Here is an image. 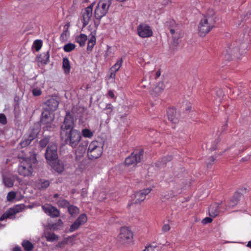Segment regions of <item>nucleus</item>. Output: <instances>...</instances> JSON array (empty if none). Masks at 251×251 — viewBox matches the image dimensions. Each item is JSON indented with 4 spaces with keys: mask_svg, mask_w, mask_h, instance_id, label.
Segmentation results:
<instances>
[{
    "mask_svg": "<svg viewBox=\"0 0 251 251\" xmlns=\"http://www.w3.org/2000/svg\"><path fill=\"white\" fill-rule=\"evenodd\" d=\"M215 13L213 9L209 8L203 15L199 25V34L201 36H204L213 27L216 23Z\"/></svg>",
    "mask_w": 251,
    "mask_h": 251,
    "instance_id": "1",
    "label": "nucleus"
},
{
    "mask_svg": "<svg viewBox=\"0 0 251 251\" xmlns=\"http://www.w3.org/2000/svg\"><path fill=\"white\" fill-rule=\"evenodd\" d=\"M36 162V156H33L27 160H20L17 169L19 175L24 177H29L33 176V165Z\"/></svg>",
    "mask_w": 251,
    "mask_h": 251,
    "instance_id": "2",
    "label": "nucleus"
},
{
    "mask_svg": "<svg viewBox=\"0 0 251 251\" xmlns=\"http://www.w3.org/2000/svg\"><path fill=\"white\" fill-rule=\"evenodd\" d=\"M61 139L65 144L73 148H75L80 142L81 136L77 130H71L67 132L66 135H60Z\"/></svg>",
    "mask_w": 251,
    "mask_h": 251,
    "instance_id": "3",
    "label": "nucleus"
},
{
    "mask_svg": "<svg viewBox=\"0 0 251 251\" xmlns=\"http://www.w3.org/2000/svg\"><path fill=\"white\" fill-rule=\"evenodd\" d=\"M111 4V0H100L94 11V17L97 20H100L105 16L108 11Z\"/></svg>",
    "mask_w": 251,
    "mask_h": 251,
    "instance_id": "4",
    "label": "nucleus"
},
{
    "mask_svg": "<svg viewBox=\"0 0 251 251\" xmlns=\"http://www.w3.org/2000/svg\"><path fill=\"white\" fill-rule=\"evenodd\" d=\"M103 152V148L101 143L97 141H92L89 145L87 155L91 160L96 159L101 155Z\"/></svg>",
    "mask_w": 251,
    "mask_h": 251,
    "instance_id": "5",
    "label": "nucleus"
},
{
    "mask_svg": "<svg viewBox=\"0 0 251 251\" xmlns=\"http://www.w3.org/2000/svg\"><path fill=\"white\" fill-rule=\"evenodd\" d=\"M133 239V233L128 227L124 226L120 228V233L117 236L118 242L122 245L131 243Z\"/></svg>",
    "mask_w": 251,
    "mask_h": 251,
    "instance_id": "6",
    "label": "nucleus"
},
{
    "mask_svg": "<svg viewBox=\"0 0 251 251\" xmlns=\"http://www.w3.org/2000/svg\"><path fill=\"white\" fill-rule=\"evenodd\" d=\"M74 126L73 116L69 112H67L64 122L60 127V135H66L67 132H70L71 130H74Z\"/></svg>",
    "mask_w": 251,
    "mask_h": 251,
    "instance_id": "7",
    "label": "nucleus"
},
{
    "mask_svg": "<svg viewBox=\"0 0 251 251\" xmlns=\"http://www.w3.org/2000/svg\"><path fill=\"white\" fill-rule=\"evenodd\" d=\"M45 158L49 164H51L58 158L57 147L55 144H50L46 150Z\"/></svg>",
    "mask_w": 251,
    "mask_h": 251,
    "instance_id": "8",
    "label": "nucleus"
},
{
    "mask_svg": "<svg viewBox=\"0 0 251 251\" xmlns=\"http://www.w3.org/2000/svg\"><path fill=\"white\" fill-rule=\"evenodd\" d=\"M94 4L95 2H92L88 6L82 10L81 20L83 23V27H85L90 21L92 16L93 8Z\"/></svg>",
    "mask_w": 251,
    "mask_h": 251,
    "instance_id": "9",
    "label": "nucleus"
},
{
    "mask_svg": "<svg viewBox=\"0 0 251 251\" xmlns=\"http://www.w3.org/2000/svg\"><path fill=\"white\" fill-rule=\"evenodd\" d=\"M25 207L24 204H20L15 205L12 208H9L0 217V221L4 219L11 218V216L16 214L18 213L22 212Z\"/></svg>",
    "mask_w": 251,
    "mask_h": 251,
    "instance_id": "10",
    "label": "nucleus"
},
{
    "mask_svg": "<svg viewBox=\"0 0 251 251\" xmlns=\"http://www.w3.org/2000/svg\"><path fill=\"white\" fill-rule=\"evenodd\" d=\"M151 189L146 188L136 192L134 194V201H129L127 204V206L130 207L133 203H138L144 201L146 199V196L151 192Z\"/></svg>",
    "mask_w": 251,
    "mask_h": 251,
    "instance_id": "11",
    "label": "nucleus"
},
{
    "mask_svg": "<svg viewBox=\"0 0 251 251\" xmlns=\"http://www.w3.org/2000/svg\"><path fill=\"white\" fill-rule=\"evenodd\" d=\"M137 30L138 35L142 38L150 37L153 34L151 27L145 24H140L137 27Z\"/></svg>",
    "mask_w": 251,
    "mask_h": 251,
    "instance_id": "12",
    "label": "nucleus"
},
{
    "mask_svg": "<svg viewBox=\"0 0 251 251\" xmlns=\"http://www.w3.org/2000/svg\"><path fill=\"white\" fill-rule=\"evenodd\" d=\"M143 154L144 151L143 150H140L137 153H132L130 156L126 158L125 164L129 166L140 162L143 158Z\"/></svg>",
    "mask_w": 251,
    "mask_h": 251,
    "instance_id": "13",
    "label": "nucleus"
},
{
    "mask_svg": "<svg viewBox=\"0 0 251 251\" xmlns=\"http://www.w3.org/2000/svg\"><path fill=\"white\" fill-rule=\"evenodd\" d=\"M42 208L44 212L50 217L56 218L60 216V212L58 209L51 204H45L42 206Z\"/></svg>",
    "mask_w": 251,
    "mask_h": 251,
    "instance_id": "14",
    "label": "nucleus"
},
{
    "mask_svg": "<svg viewBox=\"0 0 251 251\" xmlns=\"http://www.w3.org/2000/svg\"><path fill=\"white\" fill-rule=\"evenodd\" d=\"M87 217L85 214H82L76 219V220L72 224L69 231L73 232L77 230L81 225L86 223Z\"/></svg>",
    "mask_w": 251,
    "mask_h": 251,
    "instance_id": "15",
    "label": "nucleus"
},
{
    "mask_svg": "<svg viewBox=\"0 0 251 251\" xmlns=\"http://www.w3.org/2000/svg\"><path fill=\"white\" fill-rule=\"evenodd\" d=\"M37 135V133L33 130L30 131L26 136L23 138L21 141L20 145L23 148L28 146L32 141L35 139Z\"/></svg>",
    "mask_w": 251,
    "mask_h": 251,
    "instance_id": "16",
    "label": "nucleus"
},
{
    "mask_svg": "<svg viewBox=\"0 0 251 251\" xmlns=\"http://www.w3.org/2000/svg\"><path fill=\"white\" fill-rule=\"evenodd\" d=\"M226 52V55L233 56L237 58H239L240 55L244 51H241L238 47H235L234 45H231L227 47Z\"/></svg>",
    "mask_w": 251,
    "mask_h": 251,
    "instance_id": "17",
    "label": "nucleus"
},
{
    "mask_svg": "<svg viewBox=\"0 0 251 251\" xmlns=\"http://www.w3.org/2000/svg\"><path fill=\"white\" fill-rule=\"evenodd\" d=\"M45 105L46 106V110L54 111L57 108L59 102L56 99L50 98L45 102Z\"/></svg>",
    "mask_w": 251,
    "mask_h": 251,
    "instance_id": "18",
    "label": "nucleus"
},
{
    "mask_svg": "<svg viewBox=\"0 0 251 251\" xmlns=\"http://www.w3.org/2000/svg\"><path fill=\"white\" fill-rule=\"evenodd\" d=\"M221 203H213L209 207V215L211 217L215 218L218 216L222 211Z\"/></svg>",
    "mask_w": 251,
    "mask_h": 251,
    "instance_id": "19",
    "label": "nucleus"
},
{
    "mask_svg": "<svg viewBox=\"0 0 251 251\" xmlns=\"http://www.w3.org/2000/svg\"><path fill=\"white\" fill-rule=\"evenodd\" d=\"M50 111L45 109L42 113L41 122L43 125L51 124L53 121V118L51 116Z\"/></svg>",
    "mask_w": 251,
    "mask_h": 251,
    "instance_id": "20",
    "label": "nucleus"
},
{
    "mask_svg": "<svg viewBox=\"0 0 251 251\" xmlns=\"http://www.w3.org/2000/svg\"><path fill=\"white\" fill-rule=\"evenodd\" d=\"M164 85L163 82H159L151 91V94L153 97H158L163 91Z\"/></svg>",
    "mask_w": 251,
    "mask_h": 251,
    "instance_id": "21",
    "label": "nucleus"
},
{
    "mask_svg": "<svg viewBox=\"0 0 251 251\" xmlns=\"http://www.w3.org/2000/svg\"><path fill=\"white\" fill-rule=\"evenodd\" d=\"M52 168L58 173H62L64 170V164L59 160H55L53 162H51V164H49Z\"/></svg>",
    "mask_w": 251,
    "mask_h": 251,
    "instance_id": "22",
    "label": "nucleus"
},
{
    "mask_svg": "<svg viewBox=\"0 0 251 251\" xmlns=\"http://www.w3.org/2000/svg\"><path fill=\"white\" fill-rule=\"evenodd\" d=\"M167 115L170 121L174 124L178 123V120L176 109L173 108H169L167 110Z\"/></svg>",
    "mask_w": 251,
    "mask_h": 251,
    "instance_id": "23",
    "label": "nucleus"
},
{
    "mask_svg": "<svg viewBox=\"0 0 251 251\" xmlns=\"http://www.w3.org/2000/svg\"><path fill=\"white\" fill-rule=\"evenodd\" d=\"M87 40V36L83 33H80L75 37V41L78 43L80 47H83Z\"/></svg>",
    "mask_w": 251,
    "mask_h": 251,
    "instance_id": "24",
    "label": "nucleus"
},
{
    "mask_svg": "<svg viewBox=\"0 0 251 251\" xmlns=\"http://www.w3.org/2000/svg\"><path fill=\"white\" fill-rule=\"evenodd\" d=\"M165 25L170 29L171 34L174 35L177 26L175 21L174 20L170 19L166 22Z\"/></svg>",
    "mask_w": 251,
    "mask_h": 251,
    "instance_id": "25",
    "label": "nucleus"
},
{
    "mask_svg": "<svg viewBox=\"0 0 251 251\" xmlns=\"http://www.w3.org/2000/svg\"><path fill=\"white\" fill-rule=\"evenodd\" d=\"M39 61L42 64H47L49 62L50 51L42 53L38 57Z\"/></svg>",
    "mask_w": 251,
    "mask_h": 251,
    "instance_id": "26",
    "label": "nucleus"
},
{
    "mask_svg": "<svg viewBox=\"0 0 251 251\" xmlns=\"http://www.w3.org/2000/svg\"><path fill=\"white\" fill-rule=\"evenodd\" d=\"M62 68L64 73L68 74L70 73L71 70V66L68 58L66 57L63 58Z\"/></svg>",
    "mask_w": 251,
    "mask_h": 251,
    "instance_id": "27",
    "label": "nucleus"
},
{
    "mask_svg": "<svg viewBox=\"0 0 251 251\" xmlns=\"http://www.w3.org/2000/svg\"><path fill=\"white\" fill-rule=\"evenodd\" d=\"M15 179L13 177L4 176L3 183L7 187H12L13 186Z\"/></svg>",
    "mask_w": 251,
    "mask_h": 251,
    "instance_id": "28",
    "label": "nucleus"
},
{
    "mask_svg": "<svg viewBox=\"0 0 251 251\" xmlns=\"http://www.w3.org/2000/svg\"><path fill=\"white\" fill-rule=\"evenodd\" d=\"M22 246L25 251H32L34 248L33 244L26 240H25L22 242Z\"/></svg>",
    "mask_w": 251,
    "mask_h": 251,
    "instance_id": "29",
    "label": "nucleus"
},
{
    "mask_svg": "<svg viewBox=\"0 0 251 251\" xmlns=\"http://www.w3.org/2000/svg\"><path fill=\"white\" fill-rule=\"evenodd\" d=\"M67 208L69 214L72 216L77 215L79 212V208L76 206L69 204Z\"/></svg>",
    "mask_w": 251,
    "mask_h": 251,
    "instance_id": "30",
    "label": "nucleus"
},
{
    "mask_svg": "<svg viewBox=\"0 0 251 251\" xmlns=\"http://www.w3.org/2000/svg\"><path fill=\"white\" fill-rule=\"evenodd\" d=\"M94 133V131H92L88 128H84L81 130V134L84 138H91Z\"/></svg>",
    "mask_w": 251,
    "mask_h": 251,
    "instance_id": "31",
    "label": "nucleus"
},
{
    "mask_svg": "<svg viewBox=\"0 0 251 251\" xmlns=\"http://www.w3.org/2000/svg\"><path fill=\"white\" fill-rule=\"evenodd\" d=\"M123 62V59L122 58L119 59L116 63L112 66L110 68V71H114L115 72H117L120 69Z\"/></svg>",
    "mask_w": 251,
    "mask_h": 251,
    "instance_id": "32",
    "label": "nucleus"
},
{
    "mask_svg": "<svg viewBox=\"0 0 251 251\" xmlns=\"http://www.w3.org/2000/svg\"><path fill=\"white\" fill-rule=\"evenodd\" d=\"M172 159V157L170 155L164 157L160 160L158 161V162L156 163V165L158 167H163L165 164H166L167 162L171 161Z\"/></svg>",
    "mask_w": 251,
    "mask_h": 251,
    "instance_id": "33",
    "label": "nucleus"
},
{
    "mask_svg": "<svg viewBox=\"0 0 251 251\" xmlns=\"http://www.w3.org/2000/svg\"><path fill=\"white\" fill-rule=\"evenodd\" d=\"M33 156L36 155L34 154L27 155L25 153V151H21L18 154V157L19 159H21V160H25L30 159L31 157Z\"/></svg>",
    "mask_w": 251,
    "mask_h": 251,
    "instance_id": "34",
    "label": "nucleus"
},
{
    "mask_svg": "<svg viewBox=\"0 0 251 251\" xmlns=\"http://www.w3.org/2000/svg\"><path fill=\"white\" fill-rule=\"evenodd\" d=\"M96 37L95 35H92L91 37L88 40L87 45V50L91 51L96 44Z\"/></svg>",
    "mask_w": 251,
    "mask_h": 251,
    "instance_id": "35",
    "label": "nucleus"
},
{
    "mask_svg": "<svg viewBox=\"0 0 251 251\" xmlns=\"http://www.w3.org/2000/svg\"><path fill=\"white\" fill-rule=\"evenodd\" d=\"M46 240L48 242H53L58 240V236L54 233H48L45 236Z\"/></svg>",
    "mask_w": 251,
    "mask_h": 251,
    "instance_id": "36",
    "label": "nucleus"
},
{
    "mask_svg": "<svg viewBox=\"0 0 251 251\" xmlns=\"http://www.w3.org/2000/svg\"><path fill=\"white\" fill-rule=\"evenodd\" d=\"M104 110L105 111V113L107 115L108 118L110 117L113 113V106L111 103H108L106 104Z\"/></svg>",
    "mask_w": 251,
    "mask_h": 251,
    "instance_id": "37",
    "label": "nucleus"
},
{
    "mask_svg": "<svg viewBox=\"0 0 251 251\" xmlns=\"http://www.w3.org/2000/svg\"><path fill=\"white\" fill-rule=\"evenodd\" d=\"M57 204L60 207H68L70 203L67 200L61 199L57 201Z\"/></svg>",
    "mask_w": 251,
    "mask_h": 251,
    "instance_id": "38",
    "label": "nucleus"
},
{
    "mask_svg": "<svg viewBox=\"0 0 251 251\" xmlns=\"http://www.w3.org/2000/svg\"><path fill=\"white\" fill-rule=\"evenodd\" d=\"M75 47V45L73 43H68L64 45L63 50L65 52H70L74 50Z\"/></svg>",
    "mask_w": 251,
    "mask_h": 251,
    "instance_id": "39",
    "label": "nucleus"
},
{
    "mask_svg": "<svg viewBox=\"0 0 251 251\" xmlns=\"http://www.w3.org/2000/svg\"><path fill=\"white\" fill-rule=\"evenodd\" d=\"M180 190H178L177 192H175L174 190H171L170 191H169L168 192V194L165 195L164 196V197L167 199H169L176 196L178 194H180Z\"/></svg>",
    "mask_w": 251,
    "mask_h": 251,
    "instance_id": "40",
    "label": "nucleus"
},
{
    "mask_svg": "<svg viewBox=\"0 0 251 251\" xmlns=\"http://www.w3.org/2000/svg\"><path fill=\"white\" fill-rule=\"evenodd\" d=\"M42 46V41L41 40H36L34 41L33 47L36 51H38Z\"/></svg>",
    "mask_w": 251,
    "mask_h": 251,
    "instance_id": "41",
    "label": "nucleus"
},
{
    "mask_svg": "<svg viewBox=\"0 0 251 251\" xmlns=\"http://www.w3.org/2000/svg\"><path fill=\"white\" fill-rule=\"evenodd\" d=\"M144 251H161L159 247L154 246L153 245H150L146 248Z\"/></svg>",
    "mask_w": 251,
    "mask_h": 251,
    "instance_id": "42",
    "label": "nucleus"
},
{
    "mask_svg": "<svg viewBox=\"0 0 251 251\" xmlns=\"http://www.w3.org/2000/svg\"><path fill=\"white\" fill-rule=\"evenodd\" d=\"M39 184L40 185V189H46L50 185V182L47 180L41 179Z\"/></svg>",
    "mask_w": 251,
    "mask_h": 251,
    "instance_id": "43",
    "label": "nucleus"
},
{
    "mask_svg": "<svg viewBox=\"0 0 251 251\" xmlns=\"http://www.w3.org/2000/svg\"><path fill=\"white\" fill-rule=\"evenodd\" d=\"M50 139L48 137H45L42 139L39 142V145L42 148H45L49 143Z\"/></svg>",
    "mask_w": 251,
    "mask_h": 251,
    "instance_id": "44",
    "label": "nucleus"
},
{
    "mask_svg": "<svg viewBox=\"0 0 251 251\" xmlns=\"http://www.w3.org/2000/svg\"><path fill=\"white\" fill-rule=\"evenodd\" d=\"M238 200L237 198H233L231 199L227 205L226 209L234 207L238 203Z\"/></svg>",
    "mask_w": 251,
    "mask_h": 251,
    "instance_id": "45",
    "label": "nucleus"
},
{
    "mask_svg": "<svg viewBox=\"0 0 251 251\" xmlns=\"http://www.w3.org/2000/svg\"><path fill=\"white\" fill-rule=\"evenodd\" d=\"M32 93L34 96H39L42 94V90L40 88L36 87L32 89Z\"/></svg>",
    "mask_w": 251,
    "mask_h": 251,
    "instance_id": "46",
    "label": "nucleus"
},
{
    "mask_svg": "<svg viewBox=\"0 0 251 251\" xmlns=\"http://www.w3.org/2000/svg\"><path fill=\"white\" fill-rule=\"evenodd\" d=\"M16 197V193L14 191L9 192L7 196V200L8 201H12Z\"/></svg>",
    "mask_w": 251,
    "mask_h": 251,
    "instance_id": "47",
    "label": "nucleus"
},
{
    "mask_svg": "<svg viewBox=\"0 0 251 251\" xmlns=\"http://www.w3.org/2000/svg\"><path fill=\"white\" fill-rule=\"evenodd\" d=\"M147 78H148L147 76H145L144 79L143 80L142 82H141V87L147 88V87H148L149 86L151 85V81H150L148 83V82H147L148 81L147 79Z\"/></svg>",
    "mask_w": 251,
    "mask_h": 251,
    "instance_id": "48",
    "label": "nucleus"
},
{
    "mask_svg": "<svg viewBox=\"0 0 251 251\" xmlns=\"http://www.w3.org/2000/svg\"><path fill=\"white\" fill-rule=\"evenodd\" d=\"M69 33L67 29L64 31L60 36V39L62 41H66L67 39Z\"/></svg>",
    "mask_w": 251,
    "mask_h": 251,
    "instance_id": "49",
    "label": "nucleus"
},
{
    "mask_svg": "<svg viewBox=\"0 0 251 251\" xmlns=\"http://www.w3.org/2000/svg\"><path fill=\"white\" fill-rule=\"evenodd\" d=\"M0 123L2 125H5L7 123L6 116L3 114H0Z\"/></svg>",
    "mask_w": 251,
    "mask_h": 251,
    "instance_id": "50",
    "label": "nucleus"
},
{
    "mask_svg": "<svg viewBox=\"0 0 251 251\" xmlns=\"http://www.w3.org/2000/svg\"><path fill=\"white\" fill-rule=\"evenodd\" d=\"M171 229L170 226L168 224H165L163 225V226L162 227V231L163 232H167L169 231Z\"/></svg>",
    "mask_w": 251,
    "mask_h": 251,
    "instance_id": "51",
    "label": "nucleus"
},
{
    "mask_svg": "<svg viewBox=\"0 0 251 251\" xmlns=\"http://www.w3.org/2000/svg\"><path fill=\"white\" fill-rule=\"evenodd\" d=\"M67 241L66 240H64L62 241L59 242L56 245V247L57 248H63L67 244Z\"/></svg>",
    "mask_w": 251,
    "mask_h": 251,
    "instance_id": "52",
    "label": "nucleus"
},
{
    "mask_svg": "<svg viewBox=\"0 0 251 251\" xmlns=\"http://www.w3.org/2000/svg\"><path fill=\"white\" fill-rule=\"evenodd\" d=\"M212 217H206L204 218L202 221L201 223L203 225H206L207 224L210 223L212 221Z\"/></svg>",
    "mask_w": 251,
    "mask_h": 251,
    "instance_id": "53",
    "label": "nucleus"
},
{
    "mask_svg": "<svg viewBox=\"0 0 251 251\" xmlns=\"http://www.w3.org/2000/svg\"><path fill=\"white\" fill-rule=\"evenodd\" d=\"M116 72L114 71H110V74L109 75V78L114 79L116 75Z\"/></svg>",
    "mask_w": 251,
    "mask_h": 251,
    "instance_id": "54",
    "label": "nucleus"
},
{
    "mask_svg": "<svg viewBox=\"0 0 251 251\" xmlns=\"http://www.w3.org/2000/svg\"><path fill=\"white\" fill-rule=\"evenodd\" d=\"M108 96L111 98H113L115 96L114 93L111 90H109L108 91Z\"/></svg>",
    "mask_w": 251,
    "mask_h": 251,
    "instance_id": "55",
    "label": "nucleus"
},
{
    "mask_svg": "<svg viewBox=\"0 0 251 251\" xmlns=\"http://www.w3.org/2000/svg\"><path fill=\"white\" fill-rule=\"evenodd\" d=\"M186 104L187 105V107L186 108V111H189L191 108V105L190 102H188V101L186 102Z\"/></svg>",
    "mask_w": 251,
    "mask_h": 251,
    "instance_id": "56",
    "label": "nucleus"
},
{
    "mask_svg": "<svg viewBox=\"0 0 251 251\" xmlns=\"http://www.w3.org/2000/svg\"><path fill=\"white\" fill-rule=\"evenodd\" d=\"M13 251H22L20 247H15L13 248Z\"/></svg>",
    "mask_w": 251,
    "mask_h": 251,
    "instance_id": "57",
    "label": "nucleus"
},
{
    "mask_svg": "<svg viewBox=\"0 0 251 251\" xmlns=\"http://www.w3.org/2000/svg\"><path fill=\"white\" fill-rule=\"evenodd\" d=\"M216 159V157H214L213 156H210L209 158V160H210V162H213L214 161V160H215Z\"/></svg>",
    "mask_w": 251,
    "mask_h": 251,
    "instance_id": "58",
    "label": "nucleus"
},
{
    "mask_svg": "<svg viewBox=\"0 0 251 251\" xmlns=\"http://www.w3.org/2000/svg\"><path fill=\"white\" fill-rule=\"evenodd\" d=\"M109 50L108 49L106 51L105 53V54H104V57L105 58H107L108 56H109Z\"/></svg>",
    "mask_w": 251,
    "mask_h": 251,
    "instance_id": "59",
    "label": "nucleus"
},
{
    "mask_svg": "<svg viewBox=\"0 0 251 251\" xmlns=\"http://www.w3.org/2000/svg\"><path fill=\"white\" fill-rule=\"evenodd\" d=\"M79 148H81V151L82 152H84L85 151V148L84 146H79Z\"/></svg>",
    "mask_w": 251,
    "mask_h": 251,
    "instance_id": "60",
    "label": "nucleus"
},
{
    "mask_svg": "<svg viewBox=\"0 0 251 251\" xmlns=\"http://www.w3.org/2000/svg\"><path fill=\"white\" fill-rule=\"evenodd\" d=\"M247 247L251 248V241H249L248 243V244H247Z\"/></svg>",
    "mask_w": 251,
    "mask_h": 251,
    "instance_id": "61",
    "label": "nucleus"
},
{
    "mask_svg": "<svg viewBox=\"0 0 251 251\" xmlns=\"http://www.w3.org/2000/svg\"><path fill=\"white\" fill-rule=\"evenodd\" d=\"M156 77H158L160 75V72H157L156 73Z\"/></svg>",
    "mask_w": 251,
    "mask_h": 251,
    "instance_id": "62",
    "label": "nucleus"
},
{
    "mask_svg": "<svg viewBox=\"0 0 251 251\" xmlns=\"http://www.w3.org/2000/svg\"><path fill=\"white\" fill-rule=\"evenodd\" d=\"M58 196H59V195L58 194H55L53 195V198H57L58 197Z\"/></svg>",
    "mask_w": 251,
    "mask_h": 251,
    "instance_id": "63",
    "label": "nucleus"
},
{
    "mask_svg": "<svg viewBox=\"0 0 251 251\" xmlns=\"http://www.w3.org/2000/svg\"><path fill=\"white\" fill-rule=\"evenodd\" d=\"M58 223L63 224V222L61 219L58 220Z\"/></svg>",
    "mask_w": 251,
    "mask_h": 251,
    "instance_id": "64",
    "label": "nucleus"
}]
</instances>
